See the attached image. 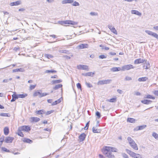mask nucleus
Listing matches in <instances>:
<instances>
[{
	"label": "nucleus",
	"mask_w": 158,
	"mask_h": 158,
	"mask_svg": "<svg viewBox=\"0 0 158 158\" xmlns=\"http://www.w3.org/2000/svg\"><path fill=\"white\" fill-rule=\"evenodd\" d=\"M146 98H149V99H152L153 100H154L155 99V98L154 97H153L152 96L150 95H148Z\"/></svg>",
	"instance_id": "obj_42"
},
{
	"label": "nucleus",
	"mask_w": 158,
	"mask_h": 158,
	"mask_svg": "<svg viewBox=\"0 0 158 158\" xmlns=\"http://www.w3.org/2000/svg\"><path fill=\"white\" fill-rule=\"evenodd\" d=\"M108 27L112 32L116 35L117 34V31L113 26L109 25H108Z\"/></svg>",
	"instance_id": "obj_12"
},
{
	"label": "nucleus",
	"mask_w": 158,
	"mask_h": 158,
	"mask_svg": "<svg viewBox=\"0 0 158 158\" xmlns=\"http://www.w3.org/2000/svg\"><path fill=\"white\" fill-rule=\"evenodd\" d=\"M130 145L134 150H138V148L137 145L135 141L133 143H132L130 144Z\"/></svg>",
	"instance_id": "obj_10"
},
{
	"label": "nucleus",
	"mask_w": 158,
	"mask_h": 158,
	"mask_svg": "<svg viewBox=\"0 0 158 158\" xmlns=\"http://www.w3.org/2000/svg\"><path fill=\"white\" fill-rule=\"evenodd\" d=\"M147 79L148 78L146 77H144L139 78L138 80V81L139 82L145 81H146Z\"/></svg>",
	"instance_id": "obj_27"
},
{
	"label": "nucleus",
	"mask_w": 158,
	"mask_h": 158,
	"mask_svg": "<svg viewBox=\"0 0 158 158\" xmlns=\"http://www.w3.org/2000/svg\"><path fill=\"white\" fill-rule=\"evenodd\" d=\"M131 13L132 14H135L138 16H141V13L137 10H132L131 11Z\"/></svg>",
	"instance_id": "obj_17"
},
{
	"label": "nucleus",
	"mask_w": 158,
	"mask_h": 158,
	"mask_svg": "<svg viewBox=\"0 0 158 158\" xmlns=\"http://www.w3.org/2000/svg\"><path fill=\"white\" fill-rule=\"evenodd\" d=\"M82 65H80L77 66V68L79 69H82Z\"/></svg>",
	"instance_id": "obj_63"
},
{
	"label": "nucleus",
	"mask_w": 158,
	"mask_h": 158,
	"mask_svg": "<svg viewBox=\"0 0 158 158\" xmlns=\"http://www.w3.org/2000/svg\"><path fill=\"white\" fill-rule=\"evenodd\" d=\"M89 121L86 124L85 126L84 127V130H87L88 129L89 125Z\"/></svg>",
	"instance_id": "obj_54"
},
{
	"label": "nucleus",
	"mask_w": 158,
	"mask_h": 158,
	"mask_svg": "<svg viewBox=\"0 0 158 158\" xmlns=\"http://www.w3.org/2000/svg\"><path fill=\"white\" fill-rule=\"evenodd\" d=\"M127 121L130 123H133L135 122V120L133 118H128L127 119Z\"/></svg>",
	"instance_id": "obj_38"
},
{
	"label": "nucleus",
	"mask_w": 158,
	"mask_h": 158,
	"mask_svg": "<svg viewBox=\"0 0 158 158\" xmlns=\"http://www.w3.org/2000/svg\"><path fill=\"white\" fill-rule=\"evenodd\" d=\"M59 52L60 53L68 54L69 52V51L67 50H59Z\"/></svg>",
	"instance_id": "obj_36"
},
{
	"label": "nucleus",
	"mask_w": 158,
	"mask_h": 158,
	"mask_svg": "<svg viewBox=\"0 0 158 158\" xmlns=\"http://www.w3.org/2000/svg\"><path fill=\"white\" fill-rule=\"evenodd\" d=\"M62 81V80H52L51 81V83L52 84H55L56 83H60Z\"/></svg>",
	"instance_id": "obj_30"
},
{
	"label": "nucleus",
	"mask_w": 158,
	"mask_h": 158,
	"mask_svg": "<svg viewBox=\"0 0 158 158\" xmlns=\"http://www.w3.org/2000/svg\"><path fill=\"white\" fill-rule=\"evenodd\" d=\"M106 151H110L111 152H117V149L116 148L112 147L106 146Z\"/></svg>",
	"instance_id": "obj_7"
},
{
	"label": "nucleus",
	"mask_w": 158,
	"mask_h": 158,
	"mask_svg": "<svg viewBox=\"0 0 158 158\" xmlns=\"http://www.w3.org/2000/svg\"><path fill=\"white\" fill-rule=\"evenodd\" d=\"M106 148L104 147L103 148L102 152L103 154L106 156L108 158H114L115 156L110 151H107Z\"/></svg>",
	"instance_id": "obj_1"
},
{
	"label": "nucleus",
	"mask_w": 158,
	"mask_h": 158,
	"mask_svg": "<svg viewBox=\"0 0 158 158\" xmlns=\"http://www.w3.org/2000/svg\"><path fill=\"white\" fill-rule=\"evenodd\" d=\"M61 101L60 99H58L57 100L55 101V102H53L52 105V106H54L55 105H57V104L60 103L61 102Z\"/></svg>",
	"instance_id": "obj_31"
},
{
	"label": "nucleus",
	"mask_w": 158,
	"mask_h": 158,
	"mask_svg": "<svg viewBox=\"0 0 158 158\" xmlns=\"http://www.w3.org/2000/svg\"><path fill=\"white\" fill-rule=\"evenodd\" d=\"M64 57L67 60L70 59L71 58V57L67 55L64 56Z\"/></svg>",
	"instance_id": "obj_62"
},
{
	"label": "nucleus",
	"mask_w": 158,
	"mask_h": 158,
	"mask_svg": "<svg viewBox=\"0 0 158 158\" xmlns=\"http://www.w3.org/2000/svg\"><path fill=\"white\" fill-rule=\"evenodd\" d=\"M111 70L113 72L118 71L121 70V69L120 67H113L111 69Z\"/></svg>",
	"instance_id": "obj_26"
},
{
	"label": "nucleus",
	"mask_w": 158,
	"mask_h": 158,
	"mask_svg": "<svg viewBox=\"0 0 158 158\" xmlns=\"http://www.w3.org/2000/svg\"><path fill=\"white\" fill-rule=\"evenodd\" d=\"M94 74V73L92 72H89L85 74H83V75L85 76H91L92 77Z\"/></svg>",
	"instance_id": "obj_23"
},
{
	"label": "nucleus",
	"mask_w": 158,
	"mask_h": 158,
	"mask_svg": "<svg viewBox=\"0 0 158 158\" xmlns=\"http://www.w3.org/2000/svg\"><path fill=\"white\" fill-rule=\"evenodd\" d=\"M97 84L98 85H102L105 84L104 80L99 81L98 82Z\"/></svg>",
	"instance_id": "obj_41"
},
{
	"label": "nucleus",
	"mask_w": 158,
	"mask_h": 158,
	"mask_svg": "<svg viewBox=\"0 0 158 158\" xmlns=\"http://www.w3.org/2000/svg\"><path fill=\"white\" fill-rule=\"evenodd\" d=\"M4 134L5 135H7L8 134L9 132V129L8 127H6L4 129Z\"/></svg>",
	"instance_id": "obj_25"
},
{
	"label": "nucleus",
	"mask_w": 158,
	"mask_h": 158,
	"mask_svg": "<svg viewBox=\"0 0 158 158\" xmlns=\"http://www.w3.org/2000/svg\"><path fill=\"white\" fill-rule=\"evenodd\" d=\"M35 113L38 114H44L45 112L44 111V110H41L36 111Z\"/></svg>",
	"instance_id": "obj_29"
},
{
	"label": "nucleus",
	"mask_w": 158,
	"mask_h": 158,
	"mask_svg": "<svg viewBox=\"0 0 158 158\" xmlns=\"http://www.w3.org/2000/svg\"><path fill=\"white\" fill-rule=\"evenodd\" d=\"M74 2L73 0H64L62 1L63 4L72 3Z\"/></svg>",
	"instance_id": "obj_20"
},
{
	"label": "nucleus",
	"mask_w": 158,
	"mask_h": 158,
	"mask_svg": "<svg viewBox=\"0 0 158 158\" xmlns=\"http://www.w3.org/2000/svg\"><path fill=\"white\" fill-rule=\"evenodd\" d=\"M145 61V60L139 58L135 60L134 61V63L135 64H139L143 63Z\"/></svg>",
	"instance_id": "obj_13"
},
{
	"label": "nucleus",
	"mask_w": 158,
	"mask_h": 158,
	"mask_svg": "<svg viewBox=\"0 0 158 158\" xmlns=\"http://www.w3.org/2000/svg\"><path fill=\"white\" fill-rule=\"evenodd\" d=\"M14 139V138L13 137H8L6 138L4 141L6 143H12Z\"/></svg>",
	"instance_id": "obj_11"
},
{
	"label": "nucleus",
	"mask_w": 158,
	"mask_h": 158,
	"mask_svg": "<svg viewBox=\"0 0 158 158\" xmlns=\"http://www.w3.org/2000/svg\"><path fill=\"white\" fill-rule=\"evenodd\" d=\"M86 85L89 88H92L93 87V85L89 83L86 82L85 83Z\"/></svg>",
	"instance_id": "obj_53"
},
{
	"label": "nucleus",
	"mask_w": 158,
	"mask_h": 158,
	"mask_svg": "<svg viewBox=\"0 0 158 158\" xmlns=\"http://www.w3.org/2000/svg\"><path fill=\"white\" fill-rule=\"evenodd\" d=\"M90 15L92 16L97 15L98 14L97 13L95 12H91L90 13Z\"/></svg>",
	"instance_id": "obj_60"
},
{
	"label": "nucleus",
	"mask_w": 158,
	"mask_h": 158,
	"mask_svg": "<svg viewBox=\"0 0 158 158\" xmlns=\"http://www.w3.org/2000/svg\"><path fill=\"white\" fill-rule=\"evenodd\" d=\"M22 140L24 143H32V141L29 139L23 138L22 139Z\"/></svg>",
	"instance_id": "obj_16"
},
{
	"label": "nucleus",
	"mask_w": 158,
	"mask_h": 158,
	"mask_svg": "<svg viewBox=\"0 0 158 158\" xmlns=\"http://www.w3.org/2000/svg\"><path fill=\"white\" fill-rule=\"evenodd\" d=\"M152 101L149 100L144 99L141 101V102L145 104H149L152 102Z\"/></svg>",
	"instance_id": "obj_19"
},
{
	"label": "nucleus",
	"mask_w": 158,
	"mask_h": 158,
	"mask_svg": "<svg viewBox=\"0 0 158 158\" xmlns=\"http://www.w3.org/2000/svg\"><path fill=\"white\" fill-rule=\"evenodd\" d=\"M4 136H2L0 138V143L2 144V143L4 140Z\"/></svg>",
	"instance_id": "obj_51"
},
{
	"label": "nucleus",
	"mask_w": 158,
	"mask_h": 158,
	"mask_svg": "<svg viewBox=\"0 0 158 158\" xmlns=\"http://www.w3.org/2000/svg\"><path fill=\"white\" fill-rule=\"evenodd\" d=\"M25 71V70L24 69L22 68H20L19 69H13V72H23Z\"/></svg>",
	"instance_id": "obj_22"
},
{
	"label": "nucleus",
	"mask_w": 158,
	"mask_h": 158,
	"mask_svg": "<svg viewBox=\"0 0 158 158\" xmlns=\"http://www.w3.org/2000/svg\"><path fill=\"white\" fill-rule=\"evenodd\" d=\"M127 139L129 144L134 142V141L130 137H128Z\"/></svg>",
	"instance_id": "obj_32"
},
{
	"label": "nucleus",
	"mask_w": 158,
	"mask_h": 158,
	"mask_svg": "<svg viewBox=\"0 0 158 158\" xmlns=\"http://www.w3.org/2000/svg\"><path fill=\"white\" fill-rule=\"evenodd\" d=\"M58 23L62 25L65 24L74 25L77 24L76 22L71 20H65L64 21H59Z\"/></svg>",
	"instance_id": "obj_3"
},
{
	"label": "nucleus",
	"mask_w": 158,
	"mask_h": 158,
	"mask_svg": "<svg viewBox=\"0 0 158 158\" xmlns=\"http://www.w3.org/2000/svg\"><path fill=\"white\" fill-rule=\"evenodd\" d=\"M44 56L48 59L52 58H53V56L51 54H45L44 55Z\"/></svg>",
	"instance_id": "obj_39"
},
{
	"label": "nucleus",
	"mask_w": 158,
	"mask_h": 158,
	"mask_svg": "<svg viewBox=\"0 0 158 158\" xmlns=\"http://www.w3.org/2000/svg\"><path fill=\"white\" fill-rule=\"evenodd\" d=\"M132 80V78L131 77L129 76H126L124 79L125 81H129L131 80Z\"/></svg>",
	"instance_id": "obj_49"
},
{
	"label": "nucleus",
	"mask_w": 158,
	"mask_h": 158,
	"mask_svg": "<svg viewBox=\"0 0 158 158\" xmlns=\"http://www.w3.org/2000/svg\"><path fill=\"white\" fill-rule=\"evenodd\" d=\"M112 81L111 79H107L104 80L105 84H108L110 83Z\"/></svg>",
	"instance_id": "obj_50"
},
{
	"label": "nucleus",
	"mask_w": 158,
	"mask_h": 158,
	"mask_svg": "<svg viewBox=\"0 0 158 158\" xmlns=\"http://www.w3.org/2000/svg\"><path fill=\"white\" fill-rule=\"evenodd\" d=\"M107 101L108 102H116V98H111L110 99H108L107 100Z\"/></svg>",
	"instance_id": "obj_35"
},
{
	"label": "nucleus",
	"mask_w": 158,
	"mask_h": 158,
	"mask_svg": "<svg viewBox=\"0 0 158 158\" xmlns=\"http://www.w3.org/2000/svg\"><path fill=\"white\" fill-rule=\"evenodd\" d=\"M22 4V2L20 0H18L16 2H12L10 3V5L11 6H18Z\"/></svg>",
	"instance_id": "obj_8"
},
{
	"label": "nucleus",
	"mask_w": 158,
	"mask_h": 158,
	"mask_svg": "<svg viewBox=\"0 0 158 158\" xmlns=\"http://www.w3.org/2000/svg\"><path fill=\"white\" fill-rule=\"evenodd\" d=\"M62 86V84H58L55 85V86L53 87V89L55 90L57 89L60 88H61Z\"/></svg>",
	"instance_id": "obj_33"
},
{
	"label": "nucleus",
	"mask_w": 158,
	"mask_h": 158,
	"mask_svg": "<svg viewBox=\"0 0 158 158\" xmlns=\"http://www.w3.org/2000/svg\"><path fill=\"white\" fill-rule=\"evenodd\" d=\"M145 32L149 35H151L158 39V35L156 33H154L151 31L148 30H145Z\"/></svg>",
	"instance_id": "obj_6"
},
{
	"label": "nucleus",
	"mask_w": 158,
	"mask_h": 158,
	"mask_svg": "<svg viewBox=\"0 0 158 158\" xmlns=\"http://www.w3.org/2000/svg\"><path fill=\"white\" fill-rule=\"evenodd\" d=\"M12 98L11 100V102H13L15 101L18 98V97L17 94H13L12 95Z\"/></svg>",
	"instance_id": "obj_24"
},
{
	"label": "nucleus",
	"mask_w": 158,
	"mask_h": 158,
	"mask_svg": "<svg viewBox=\"0 0 158 158\" xmlns=\"http://www.w3.org/2000/svg\"><path fill=\"white\" fill-rule=\"evenodd\" d=\"M122 155L123 158H129L128 156L125 153H122Z\"/></svg>",
	"instance_id": "obj_52"
},
{
	"label": "nucleus",
	"mask_w": 158,
	"mask_h": 158,
	"mask_svg": "<svg viewBox=\"0 0 158 158\" xmlns=\"http://www.w3.org/2000/svg\"><path fill=\"white\" fill-rule=\"evenodd\" d=\"M73 2V3L72 4V5L73 6H78L80 5L79 3L76 1H75L74 2Z\"/></svg>",
	"instance_id": "obj_48"
},
{
	"label": "nucleus",
	"mask_w": 158,
	"mask_h": 158,
	"mask_svg": "<svg viewBox=\"0 0 158 158\" xmlns=\"http://www.w3.org/2000/svg\"><path fill=\"white\" fill-rule=\"evenodd\" d=\"M54 111V110H51L50 111H48L46 112V115H49L53 112Z\"/></svg>",
	"instance_id": "obj_56"
},
{
	"label": "nucleus",
	"mask_w": 158,
	"mask_h": 158,
	"mask_svg": "<svg viewBox=\"0 0 158 158\" xmlns=\"http://www.w3.org/2000/svg\"><path fill=\"white\" fill-rule=\"evenodd\" d=\"M55 72H56V71L55 70H46L45 71V73H55Z\"/></svg>",
	"instance_id": "obj_44"
},
{
	"label": "nucleus",
	"mask_w": 158,
	"mask_h": 158,
	"mask_svg": "<svg viewBox=\"0 0 158 158\" xmlns=\"http://www.w3.org/2000/svg\"><path fill=\"white\" fill-rule=\"evenodd\" d=\"M126 151L132 157L134 158H142V156L139 154L135 153L134 152L128 149H126Z\"/></svg>",
	"instance_id": "obj_2"
},
{
	"label": "nucleus",
	"mask_w": 158,
	"mask_h": 158,
	"mask_svg": "<svg viewBox=\"0 0 158 158\" xmlns=\"http://www.w3.org/2000/svg\"><path fill=\"white\" fill-rule=\"evenodd\" d=\"M93 132L94 133H98L100 132L99 130H97V129H95V128L93 127L92 128Z\"/></svg>",
	"instance_id": "obj_40"
},
{
	"label": "nucleus",
	"mask_w": 158,
	"mask_h": 158,
	"mask_svg": "<svg viewBox=\"0 0 158 158\" xmlns=\"http://www.w3.org/2000/svg\"><path fill=\"white\" fill-rule=\"evenodd\" d=\"M106 56L104 55H101L99 56V58L101 59L106 58Z\"/></svg>",
	"instance_id": "obj_58"
},
{
	"label": "nucleus",
	"mask_w": 158,
	"mask_h": 158,
	"mask_svg": "<svg viewBox=\"0 0 158 158\" xmlns=\"http://www.w3.org/2000/svg\"><path fill=\"white\" fill-rule=\"evenodd\" d=\"M88 46L89 45L87 44H81L78 45L77 48L79 49H82L88 48Z\"/></svg>",
	"instance_id": "obj_9"
},
{
	"label": "nucleus",
	"mask_w": 158,
	"mask_h": 158,
	"mask_svg": "<svg viewBox=\"0 0 158 158\" xmlns=\"http://www.w3.org/2000/svg\"><path fill=\"white\" fill-rule=\"evenodd\" d=\"M36 86V85H31L29 87V89L30 90H32L34 89Z\"/></svg>",
	"instance_id": "obj_47"
},
{
	"label": "nucleus",
	"mask_w": 158,
	"mask_h": 158,
	"mask_svg": "<svg viewBox=\"0 0 158 158\" xmlns=\"http://www.w3.org/2000/svg\"><path fill=\"white\" fill-rule=\"evenodd\" d=\"M77 86L78 89H80L81 90V84L80 83H78L77 84Z\"/></svg>",
	"instance_id": "obj_57"
},
{
	"label": "nucleus",
	"mask_w": 158,
	"mask_h": 158,
	"mask_svg": "<svg viewBox=\"0 0 158 158\" xmlns=\"http://www.w3.org/2000/svg\"><path fill=\"white\" fill-rule=\"evenodd\" d=\"M135 67L132 65L129 64L125 65L123 66L121 68V71H124L126 70H128L131 69H134Z\"/></svg>",
	"instance_id": "obj_4"
},
{
	"label": "nucleus",
	"mask_w": 158,
	"mask_h": 158,
	"mask_svg": "<svg viewBox=\"0 0 158 158\" xmlns=\"http://www.w3.org/2000/svg\"><path fill=\"white\" fill-rule=\"evenodd\" d=\"M152 135L153 136L155 139H158V135L155 132H153L152 133Z\"/></svg>",
	"instance_id": "obj_46"
},
{
	"label": "nucleus",
	"mask_w": 158,
	"mask_h": 158,
	"mask_svg": "<svg viewBox=\"0 0 158 158\" xmlns=\"http://www.w3.org/2000/svg\"><path fill=\"white\" fill-rule=\"evenodd\" d=\"M85 133H83L80 135L79 137V138L81 141H82L85 140Z\"/></svg>",
	"instance_id": "obj_14"
},
{
	"label": "nucleus",
	"mask_w": 158,
	"mask_h": 158,
	"mask_svg": "<svg viewBox=\"0 0 158 158\" xmlns=\"http://www.w3.org/2000/svg\"><path fill=\"white\" fill-rule=\"evenodd\" d=\"M2 150L3 151H4V152H10V151L9 150H8L6 148H4V147H2Z\"/></svg>",
	"instance_id": "obj_55"
},
{
	"label": "nucleus",
	"mask_w": 158,
	"mask_h": 158,
	"mask_svg": "<svg viewBox=\"0 0 158 158\" xmlns=\"http://www.w3.org/2000/svg\"><path fill=\"white\" fill-rule=\"evenodd\" d=\"M22 130H20L19 129V127L17 130V132L16 133L18 135L23 137L24 136V135L23 132H22Z\"/></svg>",
	"instance_id": "obj_21"
},
{
	"label": "nucleus",
	"mask_w": 158,
	"mask_h": 158,
	"mask_svg": "<svg viewBox=\"0 0 158 158\" xmlns=\"http://www.w3.org/2000/svg\"><path fill=\"white\" fill-rule=\"evenodd\" d=\"M19 129L26 132H28L31 130L30 127L28 126H23L19 127Z\"/></svg>",
	"instance_id": "obj_5"
},
{
	"label": "nucleus",
	"mask_w": 158,
	"mask_h": 158,
	"mask_svg": "<svg viewBox=\"0 0 158 158\" xmlns=\"http://www.w3.org/2000/svg\"><path fill=\"white\" fill-rule=\"evenodd\" d=\"M146 127V125H143L140 126L138 127H137L136 128H135L134 130L136 131H138L139 130H142L143 129H144Z\"/></svg>",
	"instance_id": "obj_18"
},
{
	"label": "nucleus",
	"mask_w": 158,
	"mask_h": 158,
	"mask_svg": "<svg viewBox=\"0 0 158 158\" xmlns=\"http://www.w3.org/2000/svg\"><path fill=\"white\" fill-rule=\"evenodd\" d=\"M49 94V93H41L39 97L40 98H41L46 95H48Z\"/></svg>",
	"instance_id": "obj_34"
},
{
	"label": "nucleus",
	"mask_w": 158,
	"mask_h": 158,
	"mask_svg": "<svg viewBox=\"0 0 158 158\" xmlns=\"http://www.w3.org/2000/svg\"><path fill=\"white\" fill-rule=\"evenodd\" d=\"M19 49H20V48L19 47H15L13 48V50L15 52H16V51H18V50H19Z\"/></svg>",
	"instance_id": "obj_61"
},
{
	"label": "nucleus",
	"mask_w": 158,
	"mask_h": 158,
	"mask_svg": "<svg viewBox=\"0 0 158 158\" xmlns=\"http://www.w3.org/2000/svg\"><path fill=\"white\" fill-rule=\"evenodd\" d=\"M96 115L98 117V118H99L101 117L100 113L98 111L96 112Z\"/></svg>",
	"instance_id": "obj_59"
},
{
	"label": "nucleus",
	"mask_w": 158,
	"mask_h": 158,
	"mask_svg": "<svg viewBox=\"0 0 158 158\" xmlns=\"http://www.w3.org/2000/svg\"><path fill=\"white\" fill-rule=\"evenodd\" d=\"M154 94L158 96V90L155 91Z\"/></svg>",
	"instance_id": "obj_64"
},
{
	"label": "nucleus",
	"mask_w": 158,
	"mask_h": 158,
	"mask_svg": "<svg viewBox=\"0 0 158 158\" xmlns=\"http://www.w3.org/2000/svg\"><path fill=\"white\" fill-rule=\"evenodd\" d=\"M31 121V122H37L40 120V119L38 117H32L30 118Z\"/></svg>",
	"instance_id": "obj_15"
},
{
	"label": "nucleus",
	"mask_w": 158,
	"mask_h": 158,
	"mask_svg": "<svg viewBox=\"0 0 158 158\" xmlns=\"http://www.w3.org/2000/svg\"><path fill=\"white\" fill-rule=\"evenodd\" d=\"M0 116L3 117H10V115L9 114L5 113H0Z\"/></svg>",
	"instance_id": "obj_37"
},
{
	"label": "nucleus",
	"mask_w": 158,
	"mask_h": 158,
	"mask_svg": "<svg viewBox=\"0 0 158 158\" xmlns=\"http://www.w3.org/2000/svg\"><path fill=\"white\" fill-rule=\"evenodd\" d=\"M27 94H17L18 95V98H25L27 96Z\"/></svg>",
	"instance_id": "obj_28"
},
{
	"label": "nucleus",
	"mask_w": 158,
	"mask_h": 158,
	"mask_svg": "<svg viewBox=\"0 0 158 158\" xmlns=\"http://www.w3.org/2000/svg\"><path fill=\"white\" fill-rule=\"evenodd\" d=\"M82 69L86 70H88V66L86 65H82Z\"/></svg>",
	"instance_id": "obj_45"
},
{
	"label": "nucleus",
	"mask_w": 158,
	"mask_h": 158,
	"mask_svg": "<svg viewBox=\"0 0 158 158\" xmlns=\"http://www.w3.org/2000/svg\"><path fill=\"white\" fill-rule=\"evenodd\" d=\"M41 93L39 91H36L33 94V96H37L39 95H40Z\"/></svg>",
	"instance_id": "obj_43"
}]
</instances>
